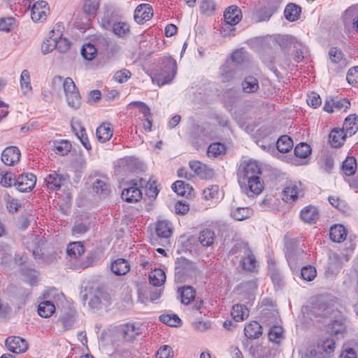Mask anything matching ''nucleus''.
Listing matches in <instances>:
<instances>
[{"label": "nucleus", "instance_id": "obj_1", "mask_svg": "<svg viewBox=\"0 0 358 358\" xmlns=\"http://www.w3.org/2000/svg\"><path fill=\"white\" fill-rule=\"evenodd\" d=\"M262 175V167L257 161L250 159L241 164L238 172V182L243 192L248 196L262 192L264 182Z\"/></svg>", "mask_w": 358, "mask_h": 358}, {"label": "nucleus", "instance_id": "obj_2", "mask_svg": "<svg viewBox=\"0 0 358 358\" xmlns=\"http://www.w3.org/2000/svg\"><path fill=\"white\" fill-rule=\"evenodd\" d=\"M198 273L196 264L185 258H177L175 262V276L180 281H186L188 279L194 278Z\"/></svg>", "mask_w": 358, "mask_h": 358}, {"label": "nucleus", "instance_id": "obj_3", "mask_svg": "<svg viewBox=\"0 0 358 358\" xmlns=\"http://www.w3.org/2000/svg\"><path fill=\"white\" fill-rule=\"evenodd\" d=\"M161 69L158 75V82L165 85L171 82L177 73L176 61L170 55L164 56L161 59Z\"/></svg>", "mask_w": 358, "mask_h": 358}, {"label": "nucleus", "instance_id": "obj_4", "mask_svg": "<svg viewBox=\"0 0 358 358\" xmlns=\"http://www.w3.org/2000/svg\"><path fill=\"white\" fill-rule=\"evenodd\" d=\"M241 10L237 6H231L225 9V38L235 36L234 27L242 19Z\"/></svg>", "mask_w": 358, "mask_h": 358}, {"label": "nucleus", "instance_id": "obj_5", "mask_svg": "<svg viewBox=\"0 0 358 358\" xmlns=\"http://www.w3.org/2000/svg\"><path fill=\"white\" fill-rule=\"evenodd\" d=\"M282 0H268L267 6L256 9L255 17L257 22L268 21L271 16L278 10Z\"/></svg>", "mask_w": 358, "mask_h": 358}, {"label": "nucleus", "instance_id": "obj_6", "mask_svg": "<svg viewBox=\"0 0 358 358\" xmlns=\"http://www.w3.org/2000/svg\"><path fill=\"white\" fill-rule=\"evenodd\" d=\"M64 93L69 106L78 109L81 105V96L73 80L66 82Z\"/></svg>", "mask_w": 358, "mask_h": 358}, {"label": "nucleus", "instance_id": "obj_7", "mask_svg": "<svg viewBox=\"0 0 358 358\" xmlns=\"http://www.w3.org/2000/svg\"><path fill=\"white\" fill-rule=\"evenodd\" d=\"M301 182H290L282 191V200L287 203H292L296 201L299 196H302L303 187Z\"/></svg>", "mask_w": 358, "mask_h": 358}, {"label": "nucleus", "instance_id": "obj_8", "mask_svg": "<svg viewBox=\"0 0 358 358\" xmlns=\"http://www.w3.org/2000/svg\"><path fill=\"white\" fill-rule=\"evenodd\" d=\"M36 178L32 173H22L17 178L16 188L19 192H30L36 185Z\"/></svg>", "mask_w": 358, "mask_h": 358}, {"label": "nucleus", "instance_id": "obj_9", "mask_svg": "<svg viewBox=\"0 0 358 358\" xmlns=\"http://www.w3.org/2000/svg\"><path fill=\"white\" fill-rule=\"evenodd\" d=\"M346 331V324L343 318L335 320L327 325V332L331 337H335L336 340L343 338Z\"/></svg>", "mask_w": 358, "mask_h": 358}, {"label": "nucleus", "instance_id": "obj_10", "mask_svg": "<svg viewBox=\"0 0 358 358\" xmlns=\"http://www.w3.org/2000/svg\"><path fill=\"white\" fill-rule=\"evenodd\" d=\"M153 16L152 8L150 4L138 5L134 11V20L140 24L148 21Z\"/></svg>", "mask_w": 358, "mask_h": 358}, {"label": "nucleus", "instance_id": "obj_11", "mask_svg": "<svg viewBox=\"0 0 358 358\" xmlns=\"http://www.w3.org/2000/svg\"><path fill=\"white\" fill-rule=\"evenodd\" d=\"M8 350L14 353H22L27 351L28 344L26 340L20 336H10L6 340Z\"/></svg>", "mask_w": 358, "mask_h": 358}, {"label": "nucleus", "instance_id": "obj_12", "mask_svg": "<svg viewBox=\"0 0 358 358\" xmlns=\"http://www.w3.org/2000/svg\"><path fill=\"white\" fill-rule=\"evenodd\" d=\"M189 166L195 174L201 179H210L214 175L213 169L199 161H190Z\"/></svg>", "mask_w": 358, "mask_h": 358}, {"label": "nucleus", "instance_id": "obj_13", "mask_svg": "<svg viewBox=\"0 0 358 358\" xmlns=\"http://www.w3.org/2000/svg\"><path fill=\"white\" fill-rule=\"evenodd\" d=\"M240 265L245 271L255 273L258 270V262L252 250L250 248L241 258Z\"/></svg>", "mask_w": 358, "mask_h": 358}, {"label": "nucleus", "instance_id": "obj_14", "mask_svg": "<svg viewBox=\"0 0 358 358\" xmlns=\"http://www.w3.org/2000/svg\"><path fill=\"white\" fill-rule=\"evenodd\" d=\"M342 18L345 27L352 24L353 29L358 31V8L357 6L353 5L346 9Z\"/></svg>", "mask_w": 358, "mask_h": 358}, {"label": "nucleus", "instance_id": "obj_15", "mask_svg": "<svg viewBox=\"0 0 358 358\" xmlns=\"http://www.w3.org/2000/svg\"><path fill=\"white\" fill-rule=\"evenodd\" d=\"M69 180L67 175L59 174L52 171L45 179L48 189L55 191L59 189Z\"/></svg>", "mask_w": 358, "mask_h": 358}, {"label": "nucleus", "instance_id": "obj_16", "mask_svg": "<svg viewBox=\"0 0 358 358\" xmlns=\"http://www.w3.org/2000/svg\"><path fill=\"white\" fill-rule=\"evenodd\" d=\"M20 151L17 147L6 148L1 154V160L6 165L13 166L20 160Z\"/></svg>", "mask_w": 358, "mask_h": 358}, {"label": "nucleus", "instance_id": "obj_17", "mask_svg": "<svg viewBox=\"0 0 358 358\" xmlns=\"http://www.w3.org/2000/svg\"><path fill=\"white\" fill-rule=\"evenodd\" d=\"M254 213L249 207H238L232 206L230 208V216L235 220L243 221L250 218Z\"/></svg>", "mask_w": 358, "mask_h": 358}, {"label": "nucleus", "instance_id": "obj_18", "mask_svg": "<svg viewBox=\"0 0 358 358\" xmlns=\"http://www.w3.org/2000/svg\"><path fill=\"white\" fill-rule=\"evenodd\" d=\"M262 333L263 328L257 321H251L245 326L244 334L249 339H257L262 335Z\"/></svg>", "mask_w": 358, "mask_h": 358}, {"label": "nucleus", "instance_id": "obj_19", "mask_svg": "<svg viewBox=\"0 0 358 358\" xmlns=\"http://www.w3.org/2000/svg\"><path fill=\"white\" fill-rule=\"evenodd\" d=\"M300 216L303 222L314 224L319 218V212L316 207L308 206L301 210Z\"/></svg>", "mask_w": 358, "mask_h": 358}, {"label": "nucleus", "instance_id": "obj_20", "mask_svg": "<svg viewBox=\"0 0 358 358\" xmlns=\"http://www.w3.org/2000/svg\"><path fill=\"white\" fill-rule=\"evenodd\" d=\"M122 198L128 203L137 202L142 198V192L138 187L131 185L128 188L124 189L122 192Z\"/></svg>", "mask_w": 358, "mask_h": 358}, {"label": "nucleus", "instance_id": "obj_21", "mask_svg": "<svg viewBox=\"0 0 358 358\" xmlns=\"http://www.w3.org/2000/svg\"><path fill=\"white\" fill-rule=\"evenodd\" d=\"M231 315L235 322H239L248 317L249 310L245 305L235 304L232 306Z\"/></svg>", "mask_w": 358, "mask_h": 358}, {"label": "nucleus", "instance_id": "obj_22", "mask_svg": "<svg viewBox=\"0 0 358 358\" xmlns=\"http://www.w3.org/2000/svg\"><path fill=\"white\" fill-rule=\"evenodd\" d=\"M155 231L159 238H169L173 233L171 223L167 220H159L156 224Z\"/></svg>", "mask_w": 358, "mask_h": 358}, {"label": "nucleus", "instance_id": "obj_23", "mask_svg": "<svg viewBox=\"0 0 358 358\" xmlns=\"http://www.w3.org/2000/svg\"><path fill=\"white\" fill-rule=\"evenodd\" d=\"M331 310V308L327 303L317 300L313 303L310 311V314L315 317H327Z\"/></svg>", "mask_w": 358, "mask_h": 358}, {"label": "nucleus", "instance_id": "obj_24", "mask_svg": "<svg viewBox=\"0 0 358 358\" xmlns=\"http://www.w3.org/2000/svg\"><path fill=\"white\" fill-rule=\"evenodd\" d=\"M129 270L130 266L124 259H117L111 264V271L116 275H125Z\"/></svg>", "mask_w": 358, "mask_h": 358}, {"label": "nucleus", "instance_id": "obj_25", "mask_svg": "<svg viewBox=\"0 0 358 358\" xmlns=\"http://www.w3.org/2000/svg\"><path fill=\"white\" fill-rule=\"evenodd\" d=\"M329 236L332 241L341 243L346 238L347 232L342 224H336L330 228Z\"/></svg>", "mask_w": 358, "mask_h": 358}, {"label": "nucleus", "instance_id": "obj_26", "mask_svg": "<svg viewBox=\"0 0 358 358\" xmlns=\"http://www.w3.org/2000/svg\"><path fill=\"white\" fill-rule=\"evenodd\" d=\"M301 8L293 3L287 5L284 10V15L287 20L295 22L299 19Z\"/></svg>", "mask_w": 358, "mask_h": 358}, {"label": "nucleus", "instance_id": "obj_27", "mask_svg": "<svg viewBox=\"0 0 358 358\" xmlns=\"http://www.w3.org/2000/svg\"><path fill=\"white\" fill-rule=\"evenodd\" d=\"M345 134L343 129H334L329 135V141L334 148L341 147L345 141Z\"/></svg>", "mask_w": 358, "mask_h": 358}, {"label": "nucleus", "instance_id": "obj_28", "mask_svg": "<svg viewBox=\"0 0 358 358\" xmlns=\"http://www.w3.org/2000/svg\"><path fill=\"white\" fill-rule=\"evenodd\" d=\"M343 129L345 131V135L352 136L358 129V117L356 115H350L345 118Z\"/></svg>", "mask_w": 358, "mask_h": 358}, {"label": "nucleus", "instance_id": "obj_29", "mask_svg": "<svg viewBox=\"0 0 358 358\" xmlns=\"http://www.w3.org/2000/svg\"><path fill=\"white\" fill-rule=\"evenodd\" d=\"M166 280L165 272L161 268L154 269L149 274V281L155 287H160Z\"/></svg>", "mask_w": 358, "mask_h": 358}, {"label": "nucleus", "instance_id": "obj_30", "mask_svg": "<svg viewBox=\"0 0 358 358\" xmlns=\"http://www.w3.org/2000/svg\"><path fill=\"white\" fill-rule=\"evenodd\" d=\"M316 347L318 350L322 352L323 355H324V353L331 354L335 350L336 340L333 337L326 338L325 339L318 342Z\"/></svg>", "mask_w": 358, "mask_h": 358}, {"label": "nucleus", "instance_id": "obj_31", "mask_svg": "<svg viewBox=\"0 0 358 358\" xmlns=\"http://www.w3.org/2000/svg\"><path fill=\"white\" fill-rule=\"evenodd\" d=\"M278 150L281 153H287L293 148L292 139L287 135L281 136L275 143Z\"/></svg>", "mask_w": 358, "mask_h": 358}, {"label": "nucleus", "instance_id": "obj_32", "mask_svg": "<svg viewBox=\"0 0 358 358\" xmlns=\"http://www.w3.org/2000/svg\"><path fill=\"white\" fill-rule=\"evenodd\" d=\"M120 333L124 340L130 341L134 339L140 331L134 324H127L121 328Z\"/></svg>", "mask_w": 358, "mask_h": 358}, {"label": "nucleus", "instance_id": "obj_33", "mask_svg": "<svg viewBox=\"0 0 358 358\" xmlns=\"http://www.w3.org/2000/svg\"><path fill=\"white\" fill-rule=\"evenodd\" d=\"M66 252L71 258L77 259L85 252L83 245L80 242H73L69 244Z\"/></svg>", "mask_w": 358, "mask_h": 358}, {"label": "nucleus", "instance_id": "obj_34", "mask_svg": "<svg viewBox=\"0 0 358 358\" xmlns=\"http://www.w3.org/2000/svg\"><path fill=\"white\" fill-rule=\"evenodd\" d=\"M57 42L55 38V29L50 31L48 38L43 42L41 45V52L43 55H46L56 49Z\"/></svg>", "mask_w": 358, "mask_h": 358}, {"label": "nucleus", "instance_id": "obj_35", "mask_svg": "<svg viewBox=\"0 0 358 358\" xmlns=\"http://www.w3.org/2000/svg\"><path fill=\"white\" fill-rule=\"evenodd\" d=\"M20 88L22 94L27 95L32 91V86L31 84L30 74L28 70L24 69L22 71L20 75Z\"/></svg>", "mask_w": 358, "mask_h": 358}, {"label": "nucleus", "instance_id": "obj_36", "mask_svg": "<svg viewBox=\"0 0 358 358\" xmlns=\"http://www.w3.org/2000/svg\"><path fill=\"white\" fill-rule=\"evenodd\" d=\"M55 310V305L50 301H43L38 306V313L43 317H50Z\"/></svg>", "mask_w": 358, "mask_h": 358}, {"label": "nucleus", "instance_id": "obj_37", "mask_svg": "<svg viewBox=\"0 0 358 358\" xmlns=\"http://www.w3.org/2000/svg\"><path fill=\"white\" fill-rule=\"evenodd\" d=\"M96 138L101 143H105L110 139L113 136V130L109 125L105 124L99 126L96 129Z\"/></svg>", "mask_w": 358, "mask_h": 358}, {"label": "nucleus", "instance_id": "obj_38", "mask_svg": "<svg viewBox=\"0 0 358 358\" xmlns=\"http://www.w3.org/2000/svg\"><path fill=\"white\" fill-rule=\"evenodd\" d=\"M214 238V231L205 229L199 232L198 240L202 246L208 247L213 243Z\"/></svg>", "mask_w": 358, "mask_h": 358}, {"label": "nucleus", "instance_id": "obj_39", "mask_svg": "<svg viewBox=\"0 0 358 358\" xmlns=\"http://www.w3.org/2000/svg\"><path fill=\"white\" fill-rule=\"evenodd\" d=\"M242 88L245 93H254L259 89V82L256 78L248 76L242 83Z\"/></svg>", "mask_w": 358, "mask_h": 358}, {"label": "nucleus", "instance_id": "obj_40", "mask_svg": "<svg viewBox=\"0 0 358 358\" xmlns=\"http://www.w3.org/2000/svg\"><path fill=\"white\" fill-rule=\"evenodd\" d=\"M93 190L97 194H99L103 198L107 196L110 193L108 184L102 179H96L93 182Z\"/></svg>", "mask_w": 358, "mask_h": 358}, {"label": "nucleus", "instance_id": "obj_41", "mask_svg": "<svg viewBox=\"0 0 358 358\" xmlns=\"http://www.w3.org/2000/svg\"><path fill=\"white\" fill-rule=\"evenodd\" d=\"M113 33L120 38L127 36L130 32V26L128 23L124 22H115L111 27Z\"/></svg>", "mask_w": 358, "mask_h": 358}, {"label": "nucleus", "instance_id": "obj_42", "mask_svg": "<svg viewBox=\"0 0 358 358\" xmlns=\"http://www.w3.org/2000/svg\"><path fill=\"white\" fill-rule=\"evenodd\" d=\"M99 6L96 0H84L83 9L89 20L95 17Z\"/></svg>", "mask_w": 358, "mask_h": 358}, {"label": "nucleus", "instance_id": "obj_43", "mask_svg": "<svg viewBox=\"0 0 358 358\" xmlns=\"http://www.w3.org/2000/svg\"><path fill=\"white\" fill-rule=\"evenodd\" d=\"M275 289H280L285 285V279L279 268H271L269 272Z\"/></svg>", "mask_w": 358, "mask_h": 358}, {"label": "nucleus", "instance_id": "obj_44", "mask_svg": "<svg viewBox=\"0 0 358 358\" xmlns=\"http://www.w3.org/2000/svg\"><path fill=\"white\" fill-rule=\"evenodd\" d=\"M301 358H325L322 351L317 350L315 346L301 348L299 350Z\"/></svg>", "mask_w": 358, "mask_h": 358}, {"label": "nucleus", "instance_id": "obj_45", "mask_svg": "<svg viewBox=\"0 0 358 358\" xmlns=\"http://www.w3.org/2000/svg\"><path fill=\"white\" fill-rule=\"evenodd\" d=\"M180 294L181 302L189 304L195 297V290L190 286H185L178 290Z\"/></svg>", "mask_w": 358, "mask_h": 358}, {"label": "nucleus", "instance_id": "obj_46", "mask_svg": "<svg viewBox=\"0 0 358 358\" xmlns=\"http://www.w3.org/2000/svg\"><path fill=\"white\" fill-rule=\"evenodd\" d=\"M342 169L343 173L348 176L355 173L357 170V162L355 157H348L343 162Z\"/></svg>", "mask_w": 358, "mask_h": 358}, {"label": "nucleus", "instance_id": "obj_47", "mask_svg": "<svg viewBox=\"0 0 358 358\" xmlns=\"http://www.w3.org/2000/svg\"><path fill=\"white\" fill-rule=\"evenodd\" d=\"M159 320L169 327H178L182 324V320L176 314L162 315L159 316Z\"/></svg>", "mask_w": 358, "mask_h": 358}, {"label": "nucleus", "instance_id": "obj_48", "mask_svg": "<svg viewBox=\"0 0 358 358\" xmlns=\"http://www.w3.org/2000/svg\"><path fill=\"white\" fill-rule=\"evenodd\" d=\"M270 341L279 344L283 338V329L282 327L278 325L273 326L268 334Z\"/></svg>", "mask_w": 358, "mask_h": 358}, {"label": "nucleus", "instance_id": "obj_49", "mask_svg": "<svg viewBox=\"0 0 358 358\" xmlns=\"http://www.w3.org/2000/svg\"><path fill=\"white\" fill-rule=\"evenodd\" d=\"M96 257L94 254H89L83 260L78 261L74 264V268L85 269L87 267L92 266L96 264Z\"/></svg>", "mask_w": 358, "mask_h": 358}, {"label": "nucleus", "instance_id": "obj_50", "mask_svg": "<svg viewBox=\"0 0 358 358\" xmlns=\"http://www.w3.org/2000/svg\"><path fill=\"white\" fill-rule=\"evenodd\" d=\"M199 8L202 14L210 16L216 10V4L213 0H203L201 2Z\"/></svg>", "mask_w": 358, "mask_h": 358}, {"label": "nucleus", "instance_id": "obj_51", "mask_svg": "<svg viewBox=\"0 0 358 358\" xmlns=\"http://www.w3.org/2000/svg\"><path fill=\"white\" fill-rule=\"evenodd\" d=\"M96 52V48L92 43L84 44L81 48V55L86 60H92L95 57Z\"/></svg>", "mask_w": 358, "mask_h": 358}, {"label": "nucleus", "instance_id": "obj_52", "mask_svg": "<svg viewBox=\"0 0 358 358\" xmlns=\"http://www.w3.org/2000/svg\"><path fill=\"white\" fill-rule=\"evenodd\" d=\"M294 152L296 157L304 159L310 155L311 148L307 143H301L295 147Z\"/></svg>", "mask_w": 358, "mask_h": 358}, {"label": "nucleus", "instance_id": "obj_53", "mask_svg": "<svg viewBox=\"0 0 358 358\" xmlns=\"http://www.w3.org/2000/svg\"><path fill=\"white\" fill-rule=\"evenodd\" d=\"M301 278L306 281H312L317 275L316 268L310 265L303 266L301 269Z\"/></svg>", "mask_w": 358, "mask_h": 358}, {"label": "nucleus", "instance_id": "obj_54", "mask_svg": "<svg viewBox=\"0 0 358 358\" xmlns=\"http://www.w3.org/2000/svg\"><path fill=\"white\" fill-rule=\"evenodd\" d=\"M55 38L57 42L56 49H57L59 52H65L69 49L71 46L70 42L66 38L62 36V34L59 30H57V34H55Z\"/></svg>", "mask_w": 358, "mask_h": 358}, {"label": "nucleus", "instance_id": "obj_55", "mask_svg": "<svg viewBox=\"0 0 358 358\" xmlns=\"http://www.w3.org/2000/svg\"><path fill=\"white\" fill-rule=\"evenodd\" d=\"M0 183L2 186L9 187L13 185L16 187L17 178L14 173L11 172H6L0 175Z\"/></svg>", "mask_w": 358, "mask_h": 358}, {"label": "nucleus", "instance_id": "obj_56", "mask_svg": "<svg viewBox=\"0 0 358 358\" xmlns=\"http://www.w3.org/2000/svg\"><path fill=\"white\" fill-rule=\"evenodd\" d=\"M172 189L176 193L180 196H185L187 193L189 194L190 189H192L188 184H185V182L182 180H177L173 183Z\"/></svg>", "mask_w": 358, "mask_h": 358}, {"label": "nucleus", "instance_id": "obj_57", "mask_svg": "<svg viewBox=\"0 0 358 358\" xmlns=\"http://www.w3.org/2000/svg\"><path fill=\"white\" fill-rule=\"evenodd\" d=\"M340 358H358V343L343 348Z\"/></svg>", "mask_w": 358, "mask_h": 358}, {"label": "nucleus", "instance_id": "obj_58", "mask_svg": "<svg viewBox=\"0 0 358 358\" xmlns=\"http://www.w3.org/2000/svg\"><path fill=\"white\" fill-rule=\"evenodd\" d=\"M250 249L248 243L244 241H239L234 244L232 248L229 252V255L241 254L243 255Z\"/></svg>", "mask_w": 358, "mask_h": 358}, {"label": "nucleus", "instance_id": "obj_59", "mask_svg": "<svg viewBox=\"0 0 358 358\" xmlns=\"http://www.w3.org/2000/svg\"><path fill=\"white\" fill-rule=\"evenodd\" d=\"M224 150V145L220 143H211L207 150V155L210 157H216L222 154Z\"/></svg>", "mask_w": 358, "mask_h": 358}, {"label": "nucleus", "instance_id": "obj_60", "mask_svg": "<svg viewBox=\"0 0 358 358\" xmlns=\"http://www.w3.org/2000/svg\"><path fill=\"white\" fill-rule=\"evenodd\" d=\"M15 26V19L10 17L0 20V30L6 32L11 31Z\"/></svg>", "mask_w": 358, "mask_h": 358}, {"label": "nucleus", "instance_id": "obj_61", "mask_svg": "<svg viewBox=\"0 0 358 358\" xmlns=\"http://www.w3.org/2000/svg\"><path fill=\"white\" fill-rule=\"evenodd\" d=\"M346 80L352 86H358V66L350 69L347 73Z\"/></svg>", "mask_w": 358, "mask_h": 358}, {"label": "nucleus", "instance_id": "obj_62", "mask_svg": "<svg viewBox=\"0 0 358 358\" xmlns=\"http://www.w3.org/2000/svg\"><path fill=\"white\" fill-rule=\"evenodd\" d=\"M71 149V145L67 141H62L55 145L56 153L62 156L67 155Z\"/></svg>", "mask_w": 358, "mask_h": 358}, {"label": "nucleus", "instance_id": "obj_63", "mask_svg": "<svg viewBox=\"0 0 358 358\" xmlns=\"http://www.w3.org/2000/svg\"><path fill=\"white\" fill-rule=\"evenodd\" d=\"M61 322L66 330L70 329L74 324L75 315L72 312H68L62 317Z\"/></svg>", "mask_w": 358, "mask_h": 358}, {"label": "nucleus", "instance_id": "obj_64", "mask_svg": "<svg viewBox=\"0 0 358 358\" xmlns=\"http://www.w3.org/2000/svg\"><path fill=\"white\" fill-rule=\"evenodd\" d=\"M173 356L172 348L166 345L162 346L156 353V358H171Z\"/></svg>", "mask_w": 358, "mask_h": 358}]
</instances>
